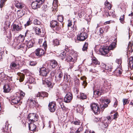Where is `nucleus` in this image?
Masks as SVG:
<instances>
[{
  "instance_id": "nucleus-37",
  "label": "nucleus",
  "mask_w": 133,
  "mask_h": 133,
  "mask_svg": "<svg viewBox=\"0 0 133 133\" xmlns=\"http://www.w3.org/2000/svg\"><path fill=\"white\" fill-rule=\"evenodd\" d=\"M53 45L54 46H57L59 44V41L57 39L53 40Z\"/></svg>"
},
{
  "instance_id": "nucleus-21",
  "label": "nucleus",
  "mask_w": 133,
  "mask_h": 133,
  "mask_svg": "<svg viewBox=\"0 0 133 133\" xmlns=\"http://www.w3.org/2000/svg\"><path fill=\"white\" fill-rule=\"evenodd\" d=\"M15 6L18 9H22L24 8V5L22 3L18 1H15Z\"/></svg>"
},
{
  "instance_id": "nucleus-17",
  "label": "nucleus",
  "mask_w": 133,
  "mask_h": 133,
  "mask_svg": "<svg viewBox=\"0 0 133 133\" xmlns=\"http://www.w3.org/2000/svg\"><path fill=\"white\" fill-rule=\"evenodd\" d=\"M29 129L32 131L31 132V133H34L35 131H37L38 130H36V126L34 124L31 123V124H29Z\"/></svg>"
},
{
  "instance_id": "nucleus-4",
  "label": "nucleus",
  "mask_w": 133,
  "mask_h": 133,
  "mask_svg": "<svg viewBox=\"0 0 133 133\" xmlns=\"http://www.w3.org/2000/svg\"><path fill=\"white\" fill-rule=\"evenodd\" d=\"M87 36L88 35L87 33L82 31L78 35L77 39L78 40L80 41H83L87 39Z\"/></svg>"
},
{
  "instance_id": "nucleus-40",
  "label": "nucleus",
  "mask_w": 133,
  "mask_h": 133,
  "mask_svg": "<svg viewBox=\"0 0 133 133\" xmlns=\"http://www.w3.org/2000/svg\"><path fill=\"white\" fill-rule=\"evenodd\" d=\"M29 78L28 81L29 83L31 84L33 83L34 84V83H35L34 82V78L31 76H29Z\"/></svg>"
},
{
  "instance_id": "nucleus-48",
  "label": "nucleus",
  "mask_w": 133,
  "mask_h": 133,
  "mask_svg": "<svg viewBox=\"0 0 133 133\" xmlns=\"http://www.w3.org/2000/svg\"><path fill=\"white\" fill-rule=\"evenodd\" d=\"M60 105L61 108L64 111H66V110L67 108L64 105L63 103H60Z\"/></svg>"
},
{
  "instance_id": "nucleus-60",
  "label": "nucleus",
  "mask_w": 133,
  "mask_h": 133,
  "mask_svg": "<svg viewBox=\"0 0 133 133\" xmlns=\"http://www.w3.org/2000/svg\"><path fill=\"white\" fill-rule=\"evenodd\" d=\"M20 95L21 97H23L25 95V93L23 92L22 91H20Z\"/></svg>"
},
{
  "instance_id": "nucleus-42",
  "label": "nucleus",
  "mask_w": 133,
  "mask_h": 133,
  "mask_svg": "<svg viewBox=\"0 0 133 133\" xmlns=\"http://www.w3.org/2000/svg\"><path fill=\"white\" fill-rule=\"evenodd\" d=\"M119 20L121 23L123 24L124 20V15H123V16H121L119 18Z\"/></svg>"
},
{
  "instance_id": "nucleus-25",
  "label": "nucleus",
  "mask_w": 133,
  "mask_h": 133,
  "mask_svg": "<svg viewBox=\"0 0 133 133\" xmlns=\"http://www.w3.org/2000/svg\"><path fill=\"white\" fill-rule=\"evenodd\" d=\"M59 23L56 20H53L50 22V26L51 28H55V26L58 25Z\"/></svg>"
},
{
  "instance_id": "nucleus-54",
  "label": "nucleus",
  "mask_w": 133,
  "mask_h": 133,
  "mask_svg": "<svg viewBox=\"0 0 133 133\" xmlns=\"http://www.w3.org/2000/svg\"><path fill=\"white\" fill-rule=\"evenodd\" d=\"M75 84L76 85L78 86L79 84L80 81L78 79H76L75 81Z\"/></svg>"
},
{
  "instance_id": "nucleus-11",
  "label": "nucleus",
  "mask_w": 133,
  "mask_h": 133,
  "mask_svg": "<svg viewBox=\"0 0 133 133\" xmlns=\"http://www.w3.org/2000/svg\"><path fill=\"white\" fill-rule=\"evenodd\" d=\"M56 106L55 102H51L48 104V109L51 112H54L56 109Z\"/></svg>"
},
{
  "instance_id": "nucleus-7",
  "label": "nucleus",
  "mask_w": 133,
  "mask_h": 133,
  "mask_svg": "<svg viewBox=\"0 0 133 133\" xmlns=\"http://www.w3.org/2000/svg\"><path fill=\"white\" fill-rule=\"evenodd\" d=\"M42 83L44 86L46 87H48L49 89L52 88L53 87V85L51 81L48 80V79H45L44 80L42 79Z\"/></svg>"
},
{
  "instance_id": "nucleus-28",
  "label": "nucleus",
  "mask_w": 133,
  "mask_h": 133,
  "mask_svg": "<svg viewBox=\"0 0 133 133\" xmlns=\"http://www.w3.org/2000/svg\"><path fill=\"white\" fill-rule=\"evenodd\" d=\"M38 2L37 0L34 1L31 3V6L32 9H37V7H36L35 5H38Z\"/></svg>"
},
{
  "instance_id": "nucleus-50",
  "label": "nucleus",
  "mask_w": 133,
  "mask_h": 133,
  "mask_svg": "<svg viewBox=\"0 0 133 133\" xmlns=\"http://www.w3.org/2000/svg\"><path fill=\"white\" fill-rule=\"evenodd\" d=\"M106 6H108L107 8L109 9H110L111 8V6L109 3L108 2H105V3Z\"/></svg>"
},
{
  "instance_id": "nucleus-47",
  "label": "nucleus",
  "mask_w": 133,
  "mask_h": 133,
  "mask_svg": "<svg viewBox=\"0 0 133 133\" xmlns=\"http://www.w3.org/2000/svg\"><path fill=\"white\" fill-rule=\"evenodd\" d=\"M104 86L105 87H107L109 86L110 85L109 83L106 80H104V83L103 84Z\"/></svg>"
},
{
  "instance_id": "nucleus-63",
  "label": "nucleus",
  "mask_w": 133,
  "mask_h": 133,
  "mask_svg": "<svg viewBox=\"0 0 133 133\" xmlns=\"http://www.w3.org/2000/svg\"><path fill=\"white\" fill-rule=\"evenodd\" d=\"M87 83L85 81H83V83H82V85L84 86V88L87 86Z\"/></svg>"
},
{
  "instance_id": "nucleus-62",
  "label": "nucleus",
  "mask_w": 133,
  "mask_h": 133,
  "mask_svg": "<svg viewBox=\"0 0 133 133\" xmlns=\"http://www.w3.org/2000/svg\"><path fill=\"white\" fill-rule=\"evenodd\" d=\"M24 45L23 44H21L18 46L17 48L18 49H20L22 48H23L24 47Z\"/></svg>"
},
{
  "instance_id": "nucleus-22",
  "label": "nucleus",
  "mask_w": 133,
  "mask_h": 133,
  "mask_svg": "<svg viewBox=\"0 0 133 133\" xmlns=\"http://www.w3.org/2000/svg\"><path fill=\"white\" fill-rule=\"evenodd\" d=\"M20 99L19 97H17L16 98L12 99L11 103L12 105L18 104L20 101Z\"/></svg>"
},
{
  "instance_id": "nucleus-38",
  "label": "nucleus",
  "mask_w": 133,
  "mask_h": 133,
  "mask_svg": "<svg viewBox=\"0 0 133 133\" xmlns=\"http://www.w3.org/2000/svg\"><path fill=\"white\" fill-rule=\"evenodd\" d=\"M35 32L37 35H40L41 33V29L39 28L36 27L35 28Z\"/></svg>"
},
{
  "instance_id": "nucleus-8",
  "label": "nucleus",
  "mask_w": 133,
  "mask_h": 133,
  "mask_svg": "<svg viewBox=\"0 0 133 133\" xmlns=\"http://www.w3.org/2000/svg\"><path fill=\"white\" fill-rule=\"evenodd\" d=\"M10 67L12 70H15L16 68L19 69L21 68L19 64L16 62H11L10 65Z\"/></svg>"
},
{
  "instance_id": "nucleus-18",
  "label": "nucleus",
  "mask_w": 133,
  "mask_h": 133,
  "mask_svg": "<svg viewBox=\"0 0 133 133\" xmlns=\"http://www.w3.org/2000/svg\"><path fill=\"white\" fill-rule=\"evenodd\" d=\"M11 88L10 85L8 84H5L3 87L4 92L6 93L9 92L11 90Z\"/></svg>"
},
{
  "instance_id": "nucleus-13",
  "label": "nucleus",
  "mask_w": 133,
  "mask_h": 133,
  "mask_svg": "<svg viewBox=\"0 0 133 133\" xmlns=\"http://www.w3.org/2000/svg\"><path fill=\"white\" fill-rule=\"evenodd\" d=\"M35 52L36 56L39 57H40L45 54L44 50L40 48H38L36 49Z\"/></svg>"
},
{
  "instance_id": "nucleus-10",
  "label": "nucleus",
  "mask_w": 133,
  "mask_h": 133,
  "mask_svg": "<svg viewBox=\"0 0 133 133\" xmlns=\"http://www.w3.org/2000/svg\"><path fill=\"white\" fill-rule=\"evenodd\" d=\"M35 42L34 39H31L29 40H26L25 44L26 46V49H28L32 47Z\"/></svg>"
},
{
  "instance_id": "nucleus-30",
  "label": "nucleus",
  "mask_w": 133,
  "mask_h": 133,
  "mask_svg": "<svg viewBox=\"0 0 133 133\" xmlns=\"http://www.w3.org/2000/svg\"><path fill=\"white\" fill-rule=\"evenodd\" d=\"M105 69L109 71H113L112 66V65H110L109 64L105 65Z\"/></svg>"
},
{
  "instance_id": "nucleus-23",
  "label": "nucleus",
  "mask_w": 133,
  "mask_h": 133,
  "mask_svg": "<svg viewBox=\"0 0 133 133\" xmlns=\"http://www.w3.org/2000/svg\"><path fill=\"white\" fill-rule=\"evenodd\" d=\"M17 75L19 77V79L18 78V79H19V81L20 82H23L25 78V75L23 74L20 72H18L17 74Z\"/></svg>"
},
{
  "instance_id": "nucleus-36",
  "label": "nucleus",
  "mask_w": 133,
  "mask_h": 133,
  "mask_svg": "<svg viewBox=\"0 0 133 133\" xmlns=\"http://www.w3.org/2000/svg\"><path fill=\"white\" fill-rule=\"evenodd\" d=\"M88 43L86 42H85L82 48V50L83 51H87L88 49Z\"/></svg>"
},
{
  "instance_id": "nucleus-61",
  "label": "nucleus",
  "mask_w": 133,
  "mask_h": 133,
  "mask_svg": "<svg viewBox=\"0 0 133 133\" xmlns=\"http://www.w3.org/2000/svg\"><path fill=\"white\" fill-rule=\"evenodd\" d=\"M43 47L44 48L45 50H46L47 48L46 43L45 41L43 44Z\"/></svg>"
},
{
  "instance_id": "nucleus-55",
  "label": "nucleus",
  "mask_w": 133,
  "mask_h": 133,
  "mask_svg": "<svg viewBox=\"0 0 133 133\" xmlns=\"http://www.w3.org/2000/svg\"><path fill=\"white\" fill-rule=\"evenodd\" d=\"M56 73V71L55 70H54V71H52L50 73V76L51 77H54L55 75V74Z\"/></svg>"
},
{
  "instance_id": "nucleus-46",
  "label": "nucleus",
  "mask_w": 133,
  "mask_h": 133,
  "mask_svg": "<svg viewBox=\"0 0 133 133\" xmlns=\"http://www.w3.org/2000/svg\"><path fill=\"white\" fill-rule=\"evenodd\" d=\"M92 63L96 65H99L100 63L96 59H93Z\"/></svg>"
},
{
  "instance_id": "nucleus-32",
  "label": "nucleus",
  "mask_w": 133,
  "mask_h": 133,
  "mask_svg": "<svg viewBox=\"0 0 133 133\" xmlns=\"http://www.w3.org/2000/svg\"><path fill=\"white\" fill-rule=\"evenodd\" d=\"M2 131L4 133H8L9 131L8 125H6L4 127H3Z\"/></svg>"
},
{
  "instance_id": "nucleus-45",
  "label": "nucleus",
  "mask_w": 133,
  "mask_h": 133,
  "mask_svg": "<svg viewBox=\"0 0 133 133\" xmlns=\"http://www.w3.org/2000/svg\"><path fill=\"white\" fill-rule=\"evenodd\" d=\"M34 23L35 25H39L41 24V22L37 19H35L34 20Z\"/></svg>"
},
{
  "instance_id": "nucleus-1",
  "label": "nucleus",
  "mask_w": 133,
  "mask_h": 133,
  "mask_svg": "<svg viewBox=\"0 0 133 133\" xmlns=\"http://www.w3.org/2000/svg\"><path fill=\"white\" fill-rule=\"evenodd\" d=\"M116 43L113 42L111 43L108 47L107 46H102L99 49V54L104 56L109 57L112 55L110 50H112L116 47Z\"/></svg>"
},
{
  "instance_id": "nucleus-64",
  "label": "nucleus",
  "mask_w": 133,
  "mask_h": 133,
  "mask_svg": "<svg viewBox=\"0 0 133 133\" xmlns=\"http://www.w3.org/2000/svg\"><path fill=\"white\" fill-rule=\"evenodd\" d=\"M80 122L79 121H75L74 122V123L76 125H79L80 124Z\"/></svg>"
},
{
  "instance_id": "nucleus-59",
  "label": "nucleus",
  "mask_w": 133,
  "mask_h": 133,
  "mask_svg": "<svg viewBox=\"0 0 133 133\" xmlns=\"http://www.w3.org/2000/svg\"><path fill=\"white\" fill-rule=\"evenodd\" d=\"M5 1V0H1V4L0 5V7L1 8L2 7L3 4Z\"/></svg>"
},
{
  "instance_id": "nucleus-31",
  "label": "nucleus",
  "mask_w": 133,
  "mask_h": 133,
  "mask_svg": "<svg viewBox=\"0 0 133 133\" xmlns=\"http://www.w3.org/2000/svg\"><path fill=\"white\" fill-rule=\"evenodd\" d=\"M28 102H29L30 105L31 106H35L36 105L35 101L32 99L31 98L29 100Z\"/></svg>"
},
{
  "instance_id": "nucleus-3",
  "label": "nucleus",
  "mask_w": 133,
  "mask_h": 133,
  "mask_svg": "<svg viewBox=\"0 0 133 133\" xmlns=\"http://www.w3.org/2000/svg\"><path fill=\"white\" fill-rule=\"evenodd\" d=\"M91 109L95 114L100 112V109L99 105L96 103H94L90 105Z\"/></svg>"
},
{
  "instance_id": "nucleus-26",
  "label": "nucleus",
  "mask_w": 133,
  "mask_h": 133,
  "mask_svg": "<svg viewBox=\"0 0 133 133\" xmlns=\"http://www.w3.org/2000/svg\"><path fill=\"white\" fill-rule=\"evenodd\" d=\"M50 64L52 65V67L54 68H55L58 64L57 62L55 60H52L49 62Z\"/></svg>"
},
{
  "instance_id": "nucleus-19",
  "label": "nucleus",
  "mask_w": 133,
  "mask_h": 133,
  "mask_svg": "<svg viewBox=\"0 0 133 133\" xmlns=\"http://www.w3.org/2000/svg\"><path fill=\"white\" fill-rule=\"evenodd\" d=\"M128 59L129 61L128 63V68L132 70L133 68V57L132 56L130 57Z\"/></svg>"
},
{
  "instance_id": "nucleus-16",
  "label": "nucleus",
  "mask_w": 133,
  "mask_h": 133,
  "mask_svg": "<svg viewBox=\"0 0 133 133\" xmlns=\"http://www.w3.org/2000/svg\"><path fill=\"white\" fill-rule=\"evenodd\" d=\"M104 93V89L102 87H100L99 89L94 91V94L96 95L97 96H100Z\"/></svg>"
},
{
  "instance_id": "nucleus-44",
  "label": "nucleus",
  "mask_w": 133,
  "mask_h": 133,
  "mask_svg": "<svg viewBox=\"0 0 133 133\" xmlns=\"http://www.w3.org/2000/svg\"><path fill=\"white\" fill-rule=\"evenodd\" d=\"M37 63V61H30L29 62V64L31 66H35Z\"/></svg>"
},
{
  "instance_id": "nucleus-49",
  "label": "nucleus",
  "mask_w": 133,
  "mask_h": 133,
  "mask_svg": "<svg viewBox=\"0 0 133 133\" xmlns=\"http://www.w3.org/2000/svg\"><path fill=\"white\" fill-rule=\"evenodd\" d=\"M116 63H117L118 65L117 66H119L121 65L122 61L121 60L119 59H117L116 61Z\"/></svg>"
},
{
  "instance_id": "nucleus-5",
  "label": "nucleus",
  "mask_w": 133,
  "mask_h": 133,
  "mask_svg": "<svg viewBox=\"0 0 133 133\" xmlns=\"http://www.w3.org/2000/svg\"><path fill=\"white\" fill-rule=\"evenodd\" d=\"M28 118L29 121L31 123H34L38 120V118L36 114L34 113H30L28 116Z\"/></svg>"
},
{
  "instance_id": "nucleus-14",
  "label": "nucleus",
  "mask_w": 133,
  "mask_h": 133,
  "mask_svg": "<svg viewBox=\"0 0 133 133\" xmlns=\"http://www.w3.org/2000/svg\"><path fill=\"white\" fill-rule=\"evenodd\" d=\"M23 29L22 25L21 23L18 24H14L12 26V29L14 31H20Z\"/></svg>"
},
{
  "instance_id": "nucleus-27",
  "label": "nucleus",
  "mask_w": 133,
  "mask_h": 133,
  "mask_svg": "<svg viewBox=\"0 0 133 133\" xmlns=\"http://www.w3.org/2000/svg\"><path fill=\"white\" fill-rule=\"evenodd\" d=\"M50 64L52 65V67L54 68H55L58 64L57 62L55 60H52L49 62Z\"/></svg>"
},
{
  "instance_id": "nucleus-56",
  "label": "nucleus",
  "mask_w": 133,
  "mask_h": 133,
  "mask_svg": "<svg viewBox=\"0 0 133 133\" xmlns=\"http://www.w3.org/2000/svg\"><path fill=\"white\" fill-rule=\"evenodd\" d=\"M42 9L43 11H45L47 9V6L46 4H44L42 7Z\"/></svg>"
},
{
  "instance_id": "nucleus-51",
  "label": "nucleus",
  "mask_w": 133,
  "mask_h": 133,
  "mask_svg": "<svg viewBox=\"0 0 133 133\" xmlns=\"http://www.w3.org/2000/svg\"><path fill=\"white\" fill-rule=\"evenodd\" d=\"M6 75L4 72H2L0 73V78L1 79H5Z\"/></svg>"
},
{
  "instance_id": "nucleus-29",
  "label": "nucleus",
  "mask_w": 133,
  "mask_h": 133,
  "mask_svg": "<svg viewBox=\"0 0 133 133\" xmlns=\"http://www.w3.org/2000/svg\"><path fill=\"white\" fill-rule=\"evenodd\" d=\"M118 71V73L120 74H121L122 72V65L117 66V69L114 70H113V72H114L115 71Z\"/></svg>"
},
{
  "instance_id": "nucleus-6",
  "label": "nucleus",
  "mask_w": 133,
  "mask_h": 133,
  "mask_svg": "<svg viewBox=\"0 0 133 133\" xmlns=\"http://www.w3.org/2000/svg\"><path fill=\"white\" fill-rule=\"evenodd\" d=\"M48 94L46 92L42 91L38 92V93L35 95V96L36 99L41 98L43 99L45 97H48Z\"/></svg>"
},
{
  "instance_id": "nucleus-24",
  "label": "nucleus",
  "mask_w": 133,
  "mask_h": 133,
  "mask_svg": "<svg viewBox=\"0 0 133 133\" xmlns=\"http://www.w3.org/2000/svg\"><path fill=\"white\" fill-rule=\"evenodd\" d=\"M83 109V108L82 106L79 105H77L76 110L80 114L82 113Z\"/></svg>"
},
{
  "instance_id": "nucleus-39",
  "label": "nucleus",
  "mask_w": 133,
  "mask_h": 133,
  "mask_svg": "<svg viewBox=\"0 0 133 133\" xmlns=\"http://www.w3.org/2000/svg\"><path fill=\"white\" fill-rule=\"evenodd\" d=\"M70 75H65L64 76V81H65L66 82H69V80H70Z\"/></svg>"
},
{
  "instance_id": "nucleus-58",
  "label": "nucleus",
  "mask_w": 133,
  "mask_h": 133,
  "mask_svg": "<svg viewBox=\"0 0 133 133\" xmlns=\"http://www.w3.org/2000/svg\"><path fill=\"white\" fill-rule=\"evenodd\" d=\"M102 119V118H99V119H98V118H95L94 119V121L97 122H98L99 121L101 122V119Z\"/></svg>"
},
{
  "instance_id": "nucleus-41",
  "label": "nucleus",
  "mask_w": 133,
  "mask_h": 133,
  "mask_svg": "<svg viewBox=\"0 0 133 133\" xmlns=\"http://www.w3.org/2000/svg\"><path fill=\"white\" fill-rule=\"evenodd\" d=\"M57 19L60 22H62L63 20L64 17L62 15H58V16Z\"/></svg>"
},
{
  "instance_id": "nucleus-35",
  "label": "nucleus",
  "mask_w": 133,
  "mask_h": 133,
  "mask_svg": "<svg viewBox=\"0 0 133 133\" xmlns=\"http://www.w3.org/2000/svg\"><path fill=\"white\" fill-rule=\"evenodd\" d=\"M61 24H60L59 23L58 25H56V26H55V30L57 31L60 32L61 29Z\"/></svg>"
},
{
  "instance_id": "nucleus-57",
  "label": "nucleus",
  "mask_w": 133,
  "mask_h": 133,
  "mask_svg": "<svg viewBox=\"0 0 133 133\" xmlns=\"http://www.w3.org/2000/svg\"><path fill=\"white\" fill-rule=\"evenodd\" d=\"M66 55V54L65 52L63 51V52H62L60 54L61 56L62 57V58H64Z\"/></svg>"
},
{
  "instance_id": "nucleus-20",
  "label": "nucleus",
  "mask_w": 133,
  "mask_h": 133,
  "mask_svg": "<svg viewBox=\"0 0 133 133\" xmlns=\"http://www.w3.org/2000/svg\"><path fill=\"white\" fill-rule=\"evenodd\" d=\"M63 76V73L62 72L59 71L55 75L56 79H57V81H59L61 79Z\"/></svg>"
},
{
  "instance_id": "nucleus-34",
  "label": "nucleus",
  "mask_w": 133,
  "mask_h": 133,
  "mask_svg": "<svg viewBox=\"0 0 133 133\" xmlns=\"http://www.w3.org/2000/svg\"><path fill=\"white\" fill-rule=\"evenodd\" d=\"M46 68L49 72V71H50L53 68L49 63L47 64Z\"/></svg>"
},
{
  "instance_id": "nucleus-15",
  "label": "nucleus",
  "mask_w": 133,
  "mask_h": 133,
  "mask_svg": "<svg viewBox=\"0 0 133 133\" xmlns=\"http://www.w3.org/2000/svg\"><path fill=\"white\" fill-rule=\"evenodd\" d=\"M110 102L109 99H106L104 100V102L102 104H100V107L102 110H103L104 109L108 106V104Z\"/></svg>"
},
{
  "instance_id": "nucleus-52",
  "label": "nucleus",
  "mask_w": 133,
  "mask_h": 133,
  "mask_svg": "<svg viewBox=\"0 0 133 133\" xmlns=\"http://www.w3.org/2000/svg\"><path fill=\"white\" fill-rule=\"evenodd\" d=\"M123 101L124 105L128 103L129 101H128V99H123Z\"/></svg>"
},
{
  "instance_id": "nucleus-2",
  "label": "nucleus",
  "mask_w": 133,
  "mask_h": 133,
  "mask_svg": "<svg viewBox=\"0 0 133 133\" xmlns=\"http://www.w3.org/2000/svg\"><path fill=\"white\" fill-rule=\"evenodd\" d=\"M66 57V60L67 62H71L73 64L76 61L78 56L77 52L72 50H69Z\"/></svg>"
},
{
  "instance_id": "nucleus-53",
  "label": "nucleus",
  "mask_w": 133,
  "mask_h": 133,
  "mask_svg": "<svg viewBox=\"0 0 133 133\" xmlns=\"http://www.w3.org/2000/svg\"><path fill=\"white\" fill-rule=\"evenodd\" d=\"M32 22L30 20V18L29 19V20L28 21L26 24H24V26L25 27L26 26H28L30 24L32 23Z\"/></svg>"
},
{
  "instance_id": "nucleus-9",
  "label": "nucleus",
  "mask_w": 133,
  "mask_h": 133,
  "mask_svg": "<svg viewBox=\"0 0 133 133\" xmlns=\"http://www.w3.org/2000/svg\"><path fill=\"white\" fill-rule=\"evenodd\" d=\"M40 75L46 77L49 72L47 71L46 68L44 66H42L39 69Z\"/></svg>"
},
{
  "instance_id": "nucleus-33",
  "label": "nucleus",
  "mask_w": 133,
  "mask_h": 133,
  "mask_svg": "<svg viewBox=\"0 0 133 133\" xmlns=\"http://www.w3.org/2000/svg\"><path fill=\"white\" fill-rule=\"evenodd\" d=\"M87 98L86 95L84 93L80 94L79 98L80 99L84 100L86 99Z\"/></svg>"
},
{
  "instance_id": "nucleus-43",
  "label": "nucleus",
  "mask_w": 133,
  "mask_h": 133,
  "mask_svg": "<svg viewBox=\"0 0 133 133\" xmlns=\"http://www.w3.org/2000/svg\"><path fill=\"white\" fill-rule=\"evenodd\" d=\"M58 1L57 0H54L53 2V5H54V4H55V9L56 10H57V5L58 4Z\"/></svg>"
},
{
  "instance_id": "nucleus-12",
  "label": "nucleus",
  "mask_w": 133,
  "mask_h": 133,
  "mask_svg": "<svg viewBox=\"0 0 133 133\" xmlns=\"http://www.w3.org/2000/svg\"><path fill=\"white\" fill-rule=\"evenodd\" d=\"M73 98L72 95L70 92L67 93L64 98V101L66 103L70 102Z\"/></svg>"
}]
</instances>
